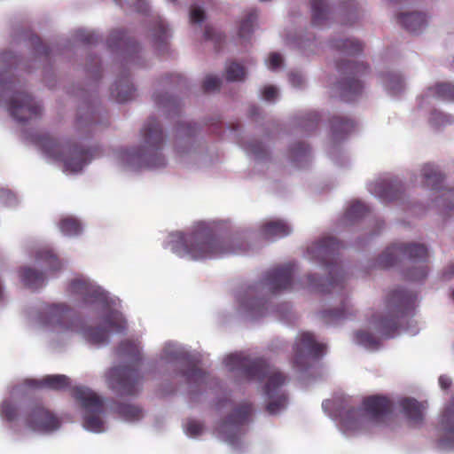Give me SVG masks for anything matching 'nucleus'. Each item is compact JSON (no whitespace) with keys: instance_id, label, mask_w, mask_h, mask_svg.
<instances>
[{"instance_id":"f257e3e1","label":"nucleus","mask_w":454,"mask_h":454,"mask_svg":"<svg viewBox=\"0 0 454 454\" xmlns=\"http://www.w3.org/2000/svg\"><path fill=\"white\" fill-rule=\"evenodd\" d=\"M224 364L231 371H240L241 375L248 380H265L263 391L269 399L266 410L270 414H277L286 408L287 396L282 391V387L286 383L287 377L270 365L265 359H251L239 354H231L225 357Z\"/></svg>"},{"instance_id":"f03ea898","label":"nucleus","mask_w":454,"mask_h":454,"mask_svg":"<svg viewBox=\"0 0 454 454\" xmlns=\"http://www.w3.org/2000/svg\"><path fill=\"white\" fill-rule=\"evenodd\" d=\"M342 247V243L333 237H323L308 247V254L325 265L330 276L326 286L320 284V279L316 275L309 274L307 283L309 288L322 293L343 289L345 276L338 263L339 252Z\"/></svg>"},{"instance_id":"7ed1b4c3","label":"nucleus","mask_w":454,"mask_h":454,"mask_svg":"<svg viewBox=\"0 0 454 454\" xmlns=\"http://www.w3.org/2000/svg\"><path fill=\"white\" fill-rule=\"evenodd\" d=\"M428 252L423 244L395 243L387 247L377 259L379 267L387 269L398 261H406L404 278L410 281H422L428 273Z\"/></svg>"},{"instance_id":"20e7f679","label":"nucleus","mask_w":454,"mask_h":454,"mask_svg":"<svg viewBox=\"0 0 454 454\" xmlns=\"http://www.w3.org/2000/svg\"><path fill=\"white\" fill-rule=\"evenodd\" d=\"M172 250L179 257L192 260L238 253L231 246L215 237L209 230H199L179 236L172 242Z\"/></svg>"},{"instance_id":"39448f33","label":"nucleus","mask_w":454,"mask_h":454,"mask_svg":"<svg viewBox=\"0 0 454 454\" xmlns=\"http://www.w3.org/2000/svg\"><path fill=\"white\" fill-rule=\"evenodd\" d=\"M118 352L121 356H130L133 361L130 364L119 365L109 371V387L119 395H135L139 392L143 380L137 368L140 361L138 347L133 341L126 340L120 343Z\"/></svg>"},{"instance_id":"423d86ee","label":"nucleus","mask_w":454,"mask_h":454,"mask_svg":"<svg viewBox=\"0 0 454 454\" xmlns=\"http://www.w3.org/2000/svg\"><path fill=\"white\" fill-rule=\"evenodd\" d=\"M416 295L404 289L389 292L386 300V311L380 317H373L372 325L384 338L393 337L399 327V320L412 309Z\"/></svg>"},{"instance_id":"0eeeda50","label":"nucleus","mask_w":454,"mask_h":454,"mask_svg":"<svg viewBox=\"0 0 454 454\" xmlns=\"http://www.w3.org/2000/svg\"><path fill=\"white\" fill-rule=\"evenodd\" d=\"M72 395L86 411L84 427L95 433L102 432L104 422L100 416L104 412L103 400L91 389L82 386L74 387Z\"/></svg>"},{"instance_id":"6e6552de","label":"nucleus","mask_w":454,"mask_h":454,"mask_svg":"<svg viewBox=\"0 0 454 454\" xmlns=\"http://www.w3.org/2000/svg\"><path fill=\"white\" fill-rule=\"evenodd\" d=\"M143 152H138L137 158H144L148 168H161L166 167L165 159L158 153L163 144V135L159 123L154 119H149L142 129Z\"/></svg>"},{"instance_id":"1a4fd4ad","label":"nucleus","mask_w":454,"mask_h":454,"mask_svg":"<svg viewBox=\"0 0 454 454\" xmlns=\"http://www.w3.org/2000/svg\"><path fill=\"white\" fill-rule=\"evenodd\" d=\"M26 426L36 432L49 433L59 428V419L41 404L30 405L24 419Z\"/></svg>"},{"instance_id":"9d476101","label":"nucleus","mask_w":454,"mask_h":454,"mask_svg":"<svg viewBox=\"0 0 454 454\" xmlns=\"http://www.w3.org/2000/svg\"><path fill=\"white\" fill-rule=\"evenodd\" d=\"M68 292L78 295L84 304L107 305L106 294L98 286L84 278H76L70 281Z\"/></svg>"},{"instance_id":"9b49d317","label":"nucleus","mask_w":454,"mask_h":454,"mask_svg":"<svg viewBox=\"0 0 454 454\" xmlns=\"http://www.w3.org/2000/svg\"><path fill=\"white\" fill-rule=\"evenodd\" d=\"M294 268V263L288 262L270 269L265 273L262 285L274 294L290 289L293 284Z\"/></svg>"},{"instance_id":"f8f14e48","label":"nucleus","mask_w":454,"mask_h":454,"mask_svg":"<svg viewBox=\"0 0 454 454\" xmlns=\"http://www.w3.org/2000/svg\"><path fill=\"white\" fill-rule=\"evenodd\" d=\"M8 111L19 122H25L41 113V106L25 92H17L10 99Z\"/></svg>"},{"instance_id":"ddd939ff","label":"nucleus","mask_w":454,"mask_h":454,"mask_svg":"<svg viewBox=\"0 0 454 454\" xmlns=\"http://www.w3.org/2000/svg\"><path fill=\"white\" fill-rule=\"evenodd\" d=\"M325 345L318 343L310 333H302L298 337L294 347V364L303 365L307 356L319 357L325 351Z\"/></svg>"},{"instance_id":"4468645a","label":"nucleus","mask_w":454,"mask_h":454,"mask_svg":"<svg viewBox=\"0 0 454 454\" xmlns=\"http://www.w3.org/2000/svg\"><path fill=\"white\" fill-rule=\"evenodd\" d=\"M364 411L374 423L380 422L392 409V402L386 396L372 395L364 399Z\"/></svg>"},{"instance_id":"2eb2a0df","label":"nucleus","mask_w":454,"mask_h":454,"mask_svg":"<svg viewBox=\"0 0 454 454\" xmlns=\"http://www.w3.org/2000/svg\"><path fill=\"white\" fill-rule=\"evenodd\" d=\"M252 411L251 403H243L239 404L223 419L221 430L225 433L230 429H238L249 421Z\"/></svg>"},{"instance_id":"dca6fc26","label":"nucleus","mask_w":454,"mask_h":454,"mask_svg":"<svg viewBox=\"0 0 454 454\" xmlns=\"http://www.w3.org/2000/svg\"><path fill=\"white\" fill-rule=\"evenodd\" d=\"M46 314L51 325H59L67 330H74V320L71 317L72 310L66 304H51L48 306Z\"/></svg>"},{"instance_id":"f3484780","label":"nucleus","mask_w":454,"mask_h":454,"mask_svg":"<svg viewBox=\"0 0 454 454\" xmlns=\"http://www.w3.org/2000/svg\"><path fill=\"white\" fill-rule=\"evenodd\" d=\"M25 385L31 388H48L51 390H63L69 387L70 380L63 374L46 375L41 380L28 379Z\"/></svg>"},{"instance_id":"a211bd4d","label":"nucleus","mask_w":454,"mask_h":454,"mask_svg":"<svg viewBox=\"0 0 454 454\" xmlns=\"http://www.w3.org/2000/svg\"><path fill=\"white\" fill-rule=\"evenodd\" d=\"M441 427L444 433V437L439 441L442 448H451L454 446V400L445 408L441 417Z\"/></svg>"},{"instance_id":"6ab92c4d","label":"nucleus","mask_w":454,"mask_h":454,"mask_svg":"<svg viewBox=\"0 0 454 454\" xmlns=\"http://www.w3.org/2000/svg\"><path fill=\"white\" fill-rule=\"evenodd\" d=\"M399 404L402 412L411 425L417 426L423 422V412L426 407L422 403L414 398L406 397L400 400Z\"/></svg>"},{"instance_id":"aec40b11","label":"nucleus","mask_w":454,"mask_h":454,"mask_svg":"<svg viewBox=\"0 0 454 454\" xmlns=\"http://www.w3.org/2000/svg\"><path fill=\"white\" fill-rule=\"evenodd\" d=\"M292 231L288 223L283 220H270L263 223L260 228L261 235L267 240H275L288 236Z\"/></svg>"},{"instance_id":"412c9836","label":"nucleus","mask_w":454,"mask_h":454,"mask_svg":"<svg viewBox=\"0 0 454 454\" xmlns=\"http://www.w3.org/2000/svg\"><path fill=\"white\" fill-rule=\"evenodd\" d=\"M342 426L347 430H358L367 422V418L360 408H348L340 414Z\"/></svg>"},{"instance_id":"4be33fe9","label":"nucleus","mask_w":454,"mask_h":454,"mask_svg":"<svg viewBox=\"0 0 454 454\" xmlns=\"http://www.w3.org/2000/svg\"><path fill=\"white\" fill-rule=\"evenodd\" d=\"M240 307L253 319L266 315L267 301L263 298L244 297L240 301Z\"/></svg>"},{"instance_id":"5701e85b","label":"nucleus","mask_w":454,"mask_h":454,"mask_svg":"<svg viewBox=\"0 0 454 454\" xmlns=\"http://www.w3.org/2000/svg\"><path fill=\"white\" fill-rule=\"evenodd\" d=\"M310 10L315 26H324L331 19V9L325 0H310Z\"/></svg>"},{"instance_id":"b1692460","label":"nucleus","mask_w":454,"mask_h":454,"mask_svg":"<svg viewBox=\"0 0 454 454\" xmlns=\"http://www.w3.org/2000/svg\"><path fill=\"white\" fill-rule=\"evenodd\" d=\"M355 127L353 121L345 119L342 117L335 116L331 121V139L333 143L343 139L348 134H349Z\"/></svg>"},{"instance_id":"393cba45","label":"nucleus","mask_w":454,"mask_h":454,"mask_svg":"<svg viewBox=\"0 0 454 454\" xmlns=\"http://www.w3.org/2000/svg\"><path fill=\"white\" fill-rule=\"evenodd\" d=\"M397 19L398 23L410 32L420 31L427 25L425 16L418 12L402 13Z\"/></svg>"},{"instance_id":"a878e982","label":"nucleus","mask_w":454,"mask_h":454,"mask_svg":"<svg viewBox=\"0 0 454 454\" xmlns=\"http://www.w3.org/2000/svg\"><path fill=\"white\" fill-rule=\"evenodd\" d=\"M182 375L189 384H194L198 387L207 384L209 380V375L191 362L187 364V368Z\"/></svg>"},{"instance_id":"bb28decb","label":"nucleus","mask_w":454,"mask_h":454,"mask_svg":"<svg viewBox=\"0 0 454 454\" xmlns=\"http://www.w3.org/2000/svg\"><path fill=\"white\" fill-rule=\"evenodd\" d=\"M23 284L33 290L40 288L44 284V274L31 268H23L20 271Z\"/></svg>"},{"instance_id":"cd10ccee","label":"nucleus","mask_w":454,"mask_h":454,"mask_svg":"<svg viewBox=\"0 0 454 454\" xmlns=\"http://www.w3.org/2000/svg\"><path fill=\"white\" fill-rule=\"evenodd\" d=\"M336 88L340 90V97L344 100L349 101L353 96L361 92L363 86L357 79L348 77L339 82Z\"/></svg>"},{"instance_id":"c85d7f7f","label":"nucleus","mask_w":454,"mask_h":454,"mask_svg":"<svg viewBox=\"0 0 454 454\" xmlns=\"http://www.w3.org/2000/svg\"><path fill=\"white\" fill-rule=\"evenodd\" d=\"M349 315H351L349 305L346 301H343L341 308L323 310L321 318L325 324H333L347 318Z\"/></svg>"},{"instance_id":"c756f323","label":"nucleus","mask_w":454,"mask_h":454,"mask_svg":"<svg viewBox=\"0 0 454 454\" xmlns=\"http://www.w3.org/2000/svg\"><path fill=\"white\" fill-rule=\"evenodd\" d=\"M114 411L127 421L138 420L143 417V411L140 407L129 403H118L114 405Z\"/></svg>"},{"instance_id":"7c9ffc66","label":"nucleus","mask_w":454,"mask_h":454,"mask_svg":"<svg viewBox=\"0 0 454 454\" xmlns=\"http://www.w3.org/2000/svg\"><path fill=\"white\" fill-rule=\"evenodd\" d=\"M105 324L116 333H123L127 324L121 313L117 310L109 309L103 318Z\"/></svg>"},{"instance_id":"2f4dec72","label":"nucleus","mask_w":454,"mask_h":454,"mask_svg":"<svg viewBox=\"0 0 454 454\" xmlns=\"http://www.w3.org/2000/svg\"><path fill=\"white\" fill-rule=\"evenodd\" d=\"M369 189L372 193H375L383 200H391L397 198V190L394 191L393 185L385 181L371 184Z\"/></svg>"},{"instance_id":"473e14b6","label":"nucleus","mask_w":454,"mask_h":454,"mask_svg":"<svg viewBox=\"0 0 454 454\" xmlns=\"http://www.w3.org/2000/svg\"><path fill=\"white\" fill-rule=\"evenodd\" d=\"M59 227L64 235L69 237L77 236L82 231L80 221L73 216L63 217L59 223Z\"/></svg>"},{"instance_id":"72a5a7b5","label":"nucleus","mask_w":454,"mask_h":454,"mask_svg":"<svg viewBox=\"0 0 454 454\" xmlns=\"http://www.w3.org/2000/svg\"><path fill=\"white\" fill-rule=\"evenodd\" d=\"M84 338L94 344L105 343L108 340V331L103 327H88L82 332Z\"/></svg>"},{"instance_id":"f704fd0d","label":"nucleus","mask_w":454,"mask_h":454,"mask_svg":"<svg viewBox=\"0 0 454 454\" xmlns=\"http://www.w3.org/2000/svg\"><path fill=\"white\" fill-rule=\"evenodd\" d=\"M369 212V208L366 205L361 201H353L347 208L344 217L348 221H356L364 216Z\"/></svg>"},{"instance_id":"c9c22d12","label":"nucleus","mask_w":454,"mask_h":454,"mask_svg":"<svg viewBox=\"0 0 454 454\" xmlns=\"http://www.w3.org/2000/svg\"><path fill=\"white\" fill-rule=\"evenodd\" d=\"M331 45L349 54H355L362 51V44L355 40L334 39L331 42Z\"/></svg>"},{"instance_id":"e433bc0d","label":"nucleus","mask_w":454,"mask_h":454,"mask_svg":"<svg viewBox=\"0 0 454 454\" xmlns=\"http://www.w3.org/2000/svg\"><path fill=\"white\" fill-rule=\"evenodd\" d=\"M37 260L45 262V270H59L61 263L58 257L49 250H43L37 253Z\"/></svg>"},{"instance_id":"4c0bfd02","label":"nucleus","mask_w":454,"mask_h":454,"mask_svg":"<svg viewBox=\"0 0 454 454\" xmlns=\"http://www.w3.org/2000/svg\"><path fill=\"white\" fill-rule=\"evenodd\" d=\"M134 88L129 84H123L121 82L115 85L112 90V94L115 99L120 102H126L132 98Z\"/></svg>"},{"instance_id":"58836bf2","label":"nucleus","mask_w":454,"mask_h":454,"mask_svg":"<svg viewBox=\"0 0 454 454\" xmlns=\"http://www.w3.org/2000/svg\"><path fill=\"white\" fill-rule=\"evenodd\" d=\"M384 83L386 88L393 94L400 92L403 89V82L401 76L395 73H388L385 75Z\"/></svg>"},{"instance_id":"ea45409f","label":"nucleus","mask_w":454,"mask_h":454,"mask_svg":"<svg viewBox=\"0 0 454 454\" xmlns=\"http://www.w3.org/2000/svg\"><path fill=\"white\" fill-rule=\"evenodd\" d=\"M226 79L230 82H241L246 77V73L242 66L236 62H231L225 69Z\"/></svg>"},{"instance_id":"a19ab883","label":"nucleus","mask_w":454,"mask_h":454,"mask_svg":"<svg viewBox=\"0 0 454 454\" xmlns=\"http://www.w3.org/2000/svg\"><path fill=\"white\" fill-rule=\"evenodd\" d=\"M356 342L369 348H377L379 347L378 339L371 333L366 331H357L356 333Z\"/></svg>"},{"instance_id":"79ce46f5","label":"nucleus","mask_w":454,"mask_h":454,"mask_svg":"<svg viewBox=\"0 0 454 454\" xmlns=\"http://www.w3.org/2000/svg\"><path fill=\"white\" fill-rule=\"evenodd\" d=\"M196 131V126L190 123L180 125L176 131V148L180 151V144L183 139L192 137Z\"/></svg>"},{"instance_id":"37998d69","label":"nucleus","mask_w":454,"mask_h":454,"mask_svg":"<svg viewBox=\"0 0 454 454\" xmlns=\"http://www.w3.org/2000/svg\"><path fill=\"white\" fill-rule=\"evenodd\" d=\"M1 417L9 422H12L18 418V407L9 400H5L0 406Z\"/></svg>"},{"instance_id":"c03bdc74","label":"nucleus","mask_w":454,"mask_h":454,"mask_svg":"<svg viewBox=\"0 0 454 454\" xmlns=\"http://www.w3.org/2000/svg\"><path fill=\"white\" fill-rule=\"evenodd\" d=\"M257 15L254 12H251L242 21L239 26V35L243 38L247 37L253 31L254 23Z\"/></svg>"},{"instance_id":"a18cd8bd","label":"nucleus","mask_w":454,"mask_h":454,"mask_svg":"<svg viewBox=\"0 0 454 454\" xmlns=\"http://www.w3.org/2000/svg\"><path fill=\"white\" fill-rule=\"evenodd\" d=\"M434 94L446 100H454V85L450 83H440L434 88Z\"/></svg>"},{"instance_id":"49530a36","label":"nucleus","mask_w":454,"mask_h":454,"mask_svg":"<svg viewBox=\"0 0 454 454\" xmlns=\"http://www.w3.org/2000/svg\"><path fill=\"white\" fill-rule=\"evenodd\" d=\"M426 184L432 190H439L442 188L441 184L443 181L442 172H426Z\"/></svg>"},{"instance_id":"de8ad7c7","label":"nucleus","mask_w":454,"mask_h":454,"mask_svg":"<svg viewBox=\"0 0 454 454\" xmlns=\"http://www.w3.org/2000/svg\"><path fill=\"white\" fill-rule=\"evenodd\" d=\"M337 67L340 72L345 73L346 71H350V74L354 75L359 73H363L367 68L366 66L364 64L350 61L342 62L340 64H338Z\"/></svg>"},{"instance_id":"09e8293b","label":"nucleus","mask_w":454,"mask_h":454,"mask_svg":"<svg viewBox=\"0 0 454 454\" xmlns=\"http://www.w3.org/2000/svg\"><path fill=\"white\" fill-rule=\"evenodd\" d=\"M90 160V158L87 154L82 156L81 153H76L75 156L72 157L70 160H65L69 170H77V168H82Z\"/></svg>"},{"instance_id":"8fccbe9b","label":"nucleus","mask_w":454,"mask_h":454,"mask_svg":"<svg viewBox=\"0 0 454 454\" xmlns=\"http://www.w3.org/2000/svg\"><path fill=\"white\" fill-rule=\"evenodd\" d=\"M0 203L5 207H13L17 205L18 200L15 194L8 189H0Z\"/></svg>"},{"instance_id":"3c124183","label":"nucleus","mask_w":454,"mask_h":454,"mask_svg":"<svg viewBox=\"0 0 454 454\" xmlns=\"http://www.w3.org/2000/svg\"><path fill=\"white\" fill-rule=\"evenodd\" d=\"M220 85L221 79L214 75L206 76L203 82V89L207 92H215L219 90Z\"/></svg>"},{"instance_id":"603ef678","label":"nucleus","mask_w":454,"mask_h":454,"mask_svg":"<svg viewBox=\"0 0 454 454\" xmlns=\"http://www.w3.org/2000/svg\"><path fill=\"white\" fill-rule=\"evenodd\" d=\"M318 121L317 114L315 113L309 114L302 121V128L307 131H312L316 129Z\"/></svg>"},{"instance_id":"864d4df0","label":"nucleus","mask_w":454,"mask_h":454,"mask_svg":"<svg viewBox=\"0 0 454 454\" xmlns=\"http://www.w3.org/2000/svg\"><path fill=\"white\" fill-rule=\"evenodd\" d=\"M203 431V426L200 422L191 420L186 425V433L191 436L200 435Z\"/></svg>"},{"instance_id":"5fc2aeb1","label":"nucleus","mask_w":454,"mask_h":454,"mask_svg":"<svg viewBox=\"0 0 454 454\" xmlns=\"http://www.w3.org/2000/svg\"><path fill=\"white\" fill-rule=\"evenodd\" d=\"M205 19L204 11L199 7H193L190 12V20L192 23H200Z\"/></svg>"},{"instance_id":"6e6d98bb","label":"nucleus","mask_w":454,"mask_h":454,"mask_svg":"<svg viewBox=\"0 0 454 454\" xmlns=\"http://www.w3.org/2000/svg\"><path fill=\"white\" fill-rule=\"evenodd\" d=\"M431 121L435 125L449 123L451 121L450 117L443 114L442 113L434 111L432 114Z\"/></svg>"},{"instance_id":"4d7b16f0","label":"nucleus","mask_w":454,"mask_h":454,"mask_svg":"<svg viewBox=\"0 0 454 454\" xmlns=\"http://www.w3.org/2000/svg\"><path fill=\"white\" fill-rule=\"evenodd\" d=\"M155 102L163 107H171L176 106V100L166 95L156 96Z\"/></svg>"},{"instance_id":"13d9d810","label":"nucleus","mask_w":454,"mask_h":454,"mask_svg":"<svg viewBox=\"0 0 454 454\" xmlns=\"http://www.w3.org/2000/svg\"><path fill=\"white\" fill-rule=\"evenodd\" d=\"M248 150L258 158L262 157L266 152L264 146L258 142L251 143Z\"/></svg>"},{"instance_id":"bf43d9fd","label":"nucleus","mask_w":454,"mask_h":454,"mask_svg":"<svg viewBox=\"0 0 454 454\" xmlns=\"http://www.w3.org/2000/svg\"><path fill=\"white\" fill-rule=\"evenodd\" d=\"M289 81L294 87H300L304 83L303 76L298 72H291Z\"/></svg>"},{"instance_id":"052dcab7","label":"nucleus","mask_w":454,"mask_h":454,"mask_svg":"<svg viewBox=\"0 0 454 454\" xmlns=\"http://www.w3.org/2000/svg\"><path fill=\"white\" fill-rule=\"evenodd\" d=\"M160 35L154 34L153 36L159 43H164L168 37V30L163 23L159 24Z\"/></svg>"},{"instance_id":"680f3d73","label":"nucleus","mask_w":454,"mask_h":454,"mask_svg":"<svg viewBox=\"0 0 454 454\" xmlns=\"http://www.w3.org/2000/svg\"><path fill=\"white\" fill-rule=\"evenodd\" d=\"M282 58L278 53H271L269 59V65L271 69H275L280 66Z\"/></svg>"},{"instance_id":"e2e57ef3","label":"nucleus","mask_w":454,"mask_h":454,"mask_svg":"<svg viewBox=\"0 0 454 454\" xmlns=\"http://www.w3.org/2000/svg\"><path fill=\"white\" fill-rule=\"evenodd\" d=\"M262 95L266 100H273L277 97V89L273 86L266 87Z\"/></svg>"},{"instance_id":"0e129e2a","label":"nucleus","mask_w":454,"mask_h":454,"mask_svg":"<svg viewBox=\"0 0 454 454\" xmlns=\"http://www.w3.org/2000/svg\"><path fill=\"white\" fill-rule=\"evenodd\" d=\"M439 385L442 389L447 390L451 386V380L445 375H442L439 378Z\"/></svg>"},{"instance_id":"69168bd1","label":"nucleus","mask_w":454,"mask_h":454,"mask_svg":"<svg viewBox=\"0 0 454 454\" xmlns=\"http://www.w3.org/2000/svg\"><path fill=\"white\" fill-rule=\"evenodd\" d=\"M78 36L84 43H90L92 42V35H90L89 33L85 34V32H83V31H79Z\"/></svg>"},{"instance_id":"338daca9","label":"nucleus","mask_w":454,"mask_h":454,"mask_svg":"<svg viewBox=\"0 0 454 454\" xmlns=\"http://www.w3.org/2000/svg\"><path fill=\"white\" fill-rule=\"evenodd\" d=\"M215 34V31L211 27H207L204 33L206 39H214V35Z\"/></svg>"},{"instance_id":"774afa93","label":"nucleus","mask_w":454,"mask_h":454,"mask_svg":"<svg viewBox=\"0 0 454 454\" xmlns=\"http://www.w3.org/2000/svg\"><path fill=\"white\" fill-rule=\"evenodd\" d=\"M452 277H454V264L442 275V278L446 280L451 278Z\"/></svg>"}]
</instances>
